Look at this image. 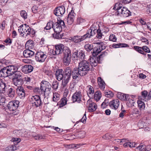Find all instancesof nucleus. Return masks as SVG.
<instances>
[{
    "mask_svg": "<svg viewBox=\"0 0 151 151\" xmlns=\"http://www.w3.org/2000/svg\"><path fill=\"white\" fill-rule=\"evenodd\" d=\"M6 81L4 82L3 79H1V93L4 95H8L10 97H14L15 92L14 90L10 87L9 86L6 85Z\"/></svg>",
    "mask_w": 151,
    "mask_h": 151,
    "instance_id": "obj_1",
    "label": "nucleus"
},
{
    "mask_svg": "<svg viewBox=\"0 0 151 151\" xmlns=\"http://www.w3.org/2000/svg\"><path fill=\"white\" fill-rule=\"evenodd\" d=\"M115 6L113 9H115V12L114 14L116 15H119L121 17H127L131 16V12L127 8L122 6L119 4V7L116 8Z\"/></svg>",
    "mask_w": 151,
    "mask_h": 151,
    "instance_id": "obj_2",
    "label": "nucleus"
},
{
    "mask_svg": "<svg viewBox=\"0 0 151 151\" xmlns=\"http://www.w3.org/2000/svg\"><path fill=\"white\" fill-rule=\"evenodd\" d=\"M78 68L84 76L86 75L89 71L94 70L93 67H90L89 62L84 60H81L78 63Z\"/></svg>",
    "mask_w": 151,
    "mask_h": 151,
    "instance_id": "obj_3",
    "label": "nucleus"
},
{
    "mask_svg": "<svg viewBox=\"0 0 151 151\" xmlns=\"http://www.w3.org/2000/svg\"><path fill=\"white\" fill-rule=\"evenodd\" d=\"M93 43L98 45L93 48V51L91 52L92 55L93 56H97L98 54L100 53L102 50L106 48V43L101 42L100 40L94 41Z\"/></svg>",
    "mask_w": 151,
    "mask_h": 151,
    "instance_id": "obj_4",
    "label": "nucleus"
},
{
    "mask_svg": "<svg viewBox=\"0 0 151 151\" xmlns=\"http://www.w3.org/2000/svg\"><path fill=\"white\" fill-rule=\"evenodd\" d=\"M19 102L18 100H14L9 101L8 104H3L2 107V110L6 111V112L8 110L11 111L16 110L19 106Z\"/></svg>",
    "mask_w": 151,
    "mask_h": 151,
    "instance_id": "obj_5",
    "label": "nucleus"
},
{
    "mask_svg": "<svg viewBox=\"0 0 151 151\" xmlns=\"http://www.w3.org/2000/svg\"><path fill=\"white\" fill-rule=\"evenodd\" d=\"M93 30V29H89L88 30L86 34H85L83 36H79L76 35L74 36V37L76 38V37H81V38H82V37H83L84 38H90V37L93 36V35L96 34V32L97 33L96 37L97 38H98V37H101L103 35V33L102 32V30L100 29V27H99L97 30H96V29H94L93 30L92 32V30Z\"/></svg>",
    "mask_w": 151,
    "mask_h": 151,
    "instance_id": "obj_6",
    "label": "nucleus"
},
{
    "mask_svg": "<svg viewBox=\"0 0 151 151\" xmlns=\"http://www.w3.org/2000/svg\"><path fill=\"white\" fill-rule=\"evenodd\" d=\"M13 76L12 82L16 86H22L23 84L22 73L19 71L16 72Z\"/></svg>",
    "mask_w": 151,
    "mask_h": 151,
    "instance_id": "obj_7",
    "label": "nucleus"
},
{
    "mask_svg": "<svg viewBox=\"0 0 151 151\" xmlns=\"http://www.w3.org/2000/svg\"><path fill=\"white\" fill-rule=\"evenodd\" d=\"M71 57L70 50L69 48L65 47L63 58V63L65 65H68L70 64L71 61Z\"/></svg>",
    "mask_w": 151,
    "mask_h": 151,
    "instance_id": "obj_8",
    "label": "nucleus"
},
{
    "mask_svg": "<svg viewBox=\"0 0 151 151\" xmlns=\"http://www.w3.org/2000/svg\"><path fill=\"white\" fill-rule=\"evenodd\" d=\"M30 101L32 106L36 108L41 106L42 104L40 96L37 95L32 96Z\"/></svg>",
    "mask_w": 151,
    "mask_h": 151,
    "instance_id": "obj_9",
    "label": "nucleus"
},
{
    "mask_svg": "<svg viewBox=\"0 0 151 151\" xmlns=\"http://www.w3.org/2000/svg\"><path fill=\"white\" fill-rule=\"evenodd\" d=\"M82 72L79 69H78V68H74L72 70L71 76L74 82L76 83L78 82L79 79V76H84Z\"/></svg>",
    "mask_w": 151,
    "mask_h": 151,
    "instance_id": "obj_10",
    "label": "nucleus"
},
{
    "mask_svg": "<svg viewBox=\"0 0 151 151\" xmlns=\"http://www.w3.org/2000/svg\"><path fill=\"white\" fill-rule=\"evenodd\" d=\"M6 61L3 60H1V77H6L8 76V68L6 66Z\"/></svg>",
    "mask_w": 151,
    "mask_h": 151,
    "instance_id": "obj_11",
    "label": "nucleus"
},
{
    "mask_svg": "<svg viewBox=\"0 0 151 151\" xmlns=\"http://www.w3.org/2000/svg\"><path fill=\"white\" fill-rule=\"evenodd\" d=\"M47 57L45 53L41 51L37 52L35 54V59L37 61L40 62H44Z\"/></svg>",
    "mask_w": 151,
    "mask_h": 151,
    "instance_id": "obj_12",
    "label": "nucleus"
},
{
    "mask_svg": "<svg viewBox=\"0 0 151 151\" xmlns=\"http://www.w3.org/2000/svg\"><path fill=\"white\" fill-rule=\"evenodd\" d=\"M52 28L54 32L58 34V38H62L63 34H60V32L62 30V27L58 22L53 23Z\"/></svg>",
    "mask_w": 151,
    "mask_h": 151,
    "instance_id": "obj_13",
    "label": "nucleus"
},
{
    "mask_svg": "<svg viewBox=\"0 0 151 151\" xmlns=\"http://www.w3.org/2000/svg\"><path fill=\"white\" fill-rule=\"evenodd\" d=\"M54 72L55 73V75L56 78L58 81H60L64 78V71L62 69L57 68L55 70Z\"/></svg>",
    "mask_w": 151,
    "mask_h": 151,
    "instance_id": "obj_14",
    "label": "nucleus"
},
{
    "mask_svg": "<svg viewBox=\"0 0 151 151\" xmlns=\"http://www.w3.org/2000/svg\"><path fill=\"white\" fill-rule=\"evenodd\" d=\"M82 97L81 92L80 91H76L72 97V101L73 103L77 102L78 103H80L81 101Z\"/></svg>",
    "mask_w": 151,
    "mask_h": 151,
    "instance_id": "obj_15",
    "label": "nucleus"
},
{
    "mask_svg": "<svg viewBox=\"0 0 151 151\" xmlns=\"http://www.w3.org/2000/svg\"><path fill=\"white\" fill-rule=\"evenodd\" d=\"M65 12V7L62 5L56 8L54 11V13L57 16H62L64 14Z\"/></svg>",
    "mask_w": 151,
    "mask_h": 151,
    "instance_id": "obj_16",
    "label": "nucleus"
},
{
    "mask_svg": "<svg viewBox=\"0 0 151 151\" xmlns=\"http://www.w3.org/2000/svg\"><path fill=\"white\" fill-rule=\"evenodd\" d=\"M16 89V92L18 96L20 99H23L25 96V92L23 87L22 86H17Z\"/></svg>",
    "mask_w": 151,
    "mask_h": 151,
    "instance_id": "obj_17",
    "label": "nucleus"
},
{
    "mask_svg": "<svg viewBox=\"0 0 151 151\" xmlns=\"http://www.w3.org/2000/svg\"><path fill=\"white\" fill-rule=\"evenodd\" d=\"M76 14L74 13V11L72 10L69 13L67 17V21L68 24H71L74 22Z\"/></svg>",
    "mask_w": 151,
    "mask_h": 151,
    "instance_id": "obj_18",
    "label": "nucleus"
},
{
    "mask_svg": "<svg viewBox=\"0 0 151 151\" xmlns=\"http://www.w3.org/2000/svg\"><path fill=\"white\" fill-rule=\"evenodd\" d=\"M8 68V76H10L14 75L15 73L17 72L18 70L17 67L15 65H11L7 66Z\"/></svg>",
    "mask_w": 151,
    "mask_h": 151,
    "instance_id": "obj_19",
    "label": "nucleus"
},
{
    "mask_svg": "<svg viewBox=\"0 0 151 151\" xmlns=\"http://www.w3.org/2000/svg\"><path fill=\"white\" fill-rule=\"evenodd\" d=\"M90 60V66L91 67H95L97 66L98 63H101V61H99L97 57L96 56L90 57L89 59Z\"/></svg>",
    "mask_w": 151,
    "mask_h": 151,
    "instance_id": "obj_20",
    "label": "nucleus"
},
{
    "mask_svg": "<svg viewBox=\"0 0 151 151\" xmlns=\"http://www.w3.org/2000/svg\"><path fill=\"white\" fill-rule=\"evenodd\" d=\"M90 60V66L91 67H95L97 66L98 63H101V61H99L97 57L96 56L90 57L89 59Z\"/></svg>",
    "mask_w": 151,
    "mask_h": 151,
    "instance_id": "obj_21",
    "label": "nucleus"
},
{
    "mask_svg": "<svg viewBox=\"0 0 151 151\" xmlns=\"http://www.w3.org/2000/svg\"><path fill=\"white\" fill-rule=\"evenodd\" d=\"M109 106L114 110L117 109L119 104V100L118 99L113 100L109 103Z\"/></svg>",
    "mask_w": 151,
    "mask_h": 151,
    "instance_id": "obj_22",
    "label": "nucleus"
},
{
    "mask_svg": "<svg viewBox=\"0 0 151 151\" xmlns=\"http://www.w3.org/2000/svg\"><path fill=\"white\" fill-rule=\"evenodd\" d=\"M64 78L70 80L72 74L71 68L69 67L66 68L64 71Z\"/></svg>",
    "mask_w": 151,
    "mask_h": 151,
    "instance_id": "obj_23",
    "label": "nucleus"
},
{
    "mask_svg": "<svg viewBox=\"0 0 151 151\" xmlns=\"http://www.w3.org/2000/svg\"><path fill=\"white\" fill-rule=\"evenodd\" d=\"M22 72L25 73H29L32 72L33 69V67L29 65H26L22 67Z\"/></svg>",
    "mask_w": 151,
    "mask_h": 151,
    "instance_id": "obj_24",
    "label": "nucleus"
},
{
    "mask_svg": "<svg viewBox=\"0 0 151 151\" xmlns=\"http://www.w3.org/2000/svg\"><path fill=\"white\" fill-rule=\"evenodd\" d=\"M117 98L122 101H126L129 98V95L118 92L116 94Z\"/></svg>",
    "mask_w": 151,
    "mask_h": 151,
    "instance_id": "obj_25",
    "label": "nucleus"
},
{
    "mask_svg": "<svg viewBox=\"0 0 151 151\" xmlns=\"http://www.w3.org/2000/svg\"><path fill=\"white\" fill-rule=\"evenodd\" d=\"M55 48L56 50V52L57 53V55H58L62 53L63 52L64 53L65 47H64V45L63 44H60L55 45Z\"/></svg>",
    "mask_w": 151,
    "mask_h": 151,
    "instance_id": "obj_26",
    "label": "nucleus"
},
{
    "mask_svg": "<svg viewBox=\"0 0 151 151\" xmlns=\"http://www.w3.org/2000/svg\"><path fill=\"white\" fill-rule=\"evenodd\" d=\"M35 52L29 49L25 50L23 52V55L24 57L26 58L32 57L34 55Z\"/></svg>",
    "mask_w": 151,
    "mask_h": 151,
    "instance_id": "obj_27",
    "label": "nucleus"
},
{
    "mask_svg": "<svg viewBox=\"0 0 151 151\" xmlns=\"http://www.w3.org/2000/svg\"><path fill=\"white\" fill-rule=\"evenodd\" d=\"M51 87L50 84L47 81H42L40 84V90L41 91H44V88H50Z\"/></svg>",
    "mask_w": 151,
    "mask_h": 151,
    "instance_id": "obj_28",
    "label": "nucleus"
},
{
    "mask_svg": "<svg viewBox=\"0 0 151 151\" xmlns=\"http://www.w3.org/2000/svg\"><path fill=\"white\" fill-rule=\"evenodd\" d=\"M98 84L99 85V87L103 91L104 90L105 87V83L104 81L100 77H99L98 78Z\"/></svg>",
    "mask_w": 151,
    "mask_h": 151,
    "instance_id": "obj_29",
    "label": "nucleus"
},
{
    "mask_svg": "<svg viewBox=\"0 0 151 151\" xmlns=\"http://www.w3.org/2000/svg\"><path fill=\"white\" fill-rule=\"evenodd\" d=\"M30 28L28 27H23L22 28H20L18 29L19 32L21 33L20 35L24 37V34H26V32L27 33L29 30Z\"/></svg>",
    "mask_w": 151,
    "mask_h": 151,
    "instance_id": "obj_30",
    "label": "nucleus"
},
{
    "mask_svg": "<svg viewBox=\"0 0 151 151\" xmlns=\"http://www.w3.org/2000/svg\"><path fill=\"white\" fill-rule=\"evenodd\" d=\"M96 104L94 102H92L89 104L88 109L89 111L93 112L95 111L97 108Z\"/></svg>",
    "mask_w": 151,
    "mask_h": 151,
    "instance_id": "obj_31",
    "label": "nucleus"
},
{
    "mask_svg": "<svg viewBox=\"0 0 151 151\" xmlns=\"http://www.w3.org/2000/svg\"><path fill=\"white\" fill-rule=\"evenodd\" d=\"M112 47L114 48L119 47H129V45L125 43H119L116 44H114L112 45Z\"/></svg>",
    "mask_w": 151,
    "mask_h": 151,
    "instance_id": "obj_32",
    "label": "nucleus"
},
{
    "mask_svg": "<svg viewBox=\"0 0 151 151\" xmlns=\"http://www.w3.org/2000/svg\"><path fill=\"white\" fill-rule=\"evenodd\" d=\"M86 132L83 131L77 132L74 135L76 138H83L85 136Z\"/></svg>",
    "mask_w": 151,
    "mask_h": 151,
    "instance_id": "obj_33",
    "label": "nucleus"
},
{
    "mask_svg": "<svg viewBox=\"0 0 151 151\" xmlns=\"http://www.w3.org/2000/svg\"><path fill=\"white\" fill-rule=\"evenodd\" d=\"M109 51L108 50H106L105 51L103 52L101 54L98 56H96L99 61H101L103 59V58L105 56L107 55Z\"/></svg>",
    "mask_w": 151,
    "mask_h": 151,
    "instance_id": "obj_34",
    "label": "nucleus"
},
{
    "mask_svg": "<svg viewBox=\"0 0 151 151\" xmlns=\"http://www.w3.org/2000/svg\"><path fill=\"white\" fill-rule=\"evenodd\" d=\"M138 106L139 108L141 110H143L145 107L144 103L140 100L137 101Z\"/></svg>",
    "mask_w": 151,
    "mask_h": 151,
    "instance_id": "obj_35",
    "label": "nucleus"
},
{
    "mask_svg": "<svg viewBox=\"0 0 151 151\" xmlns=\"http://www.w3.org/2000/svg\"><path fill=\"white\" fill-rule=\"evenodd\" d=\"M51 87L45 88H44V91H42L44 92V97L45 98L47 97V96H48L49 94H50L51 92Z\"/></svg>",
    "mask_w": 151,
    "mask_h": 151,
    "instance_id": "obj_36",
    "label": "nucleus"
},
{
    "mask_svg": "<svg viewBox=\"0 0 151 151\" xmlns=\"http://www.w3.org/2000/svg\"><path fill=\"white\" fill-rule=\"evenodd\" d=\"M27 35H29L30 37H34L35 36V32L32 29L30 28L29 30L28 31V32L26 34V36H27Z\"/></svg>",
    "mask_w": 151,
    "mask_h": 151,
    "instance_id": "obj_37",
    "label": "nucleus"
},
{
    "mask_svg": "<svg viewBox=\"0 0 151 151\" xmlns=\"http://www.w3.org/2000/svg\"><path fill=\"white\" fill-rule=\"evenodd\" d=\"M59 83L58 81L55 80L52 82L51 87L54 90H56L58 88Z\"/></svg>",
    "mask_w": 151,
    "mask_h": 151,
    "instance_id": "obj_38",
    "label": "nucleus"
},
{
    "mask_svg": "<svg viewBox=\"0 0 151 151\" xmlns=\"http://www.w3.org/2000/svg\"><path fill=\"white\" fill-rule=\"evenodd\" d=\"M67 99L65 97L62 98L60 101L59 104L60 106L62 107L66 104L67 102Z\"/></svg>",
    "mask_w": 151,
    "mask_h": 151,
    "instance_id": "obj_39",
    "label": "nucleus"
},
{
    "mask_svg": "<svg viewBox=\"0 0 151 151\" xmlns=\"http://www.w3.org/2000/svg\"><path fill=\"white\" fill-rule=\"evenodd\" d=\"M84 47L85 50L88 52H89L93 49V46L92 44H86L85 45Z\"/></svg>",
    "mask_w": 151,
    "mask_h": 151,
    "instance_id": "obj_40",
    "label": "nucleus"
},
{
    "mask_svg": "<svg viewBox=\"0 0 151 151\" xmlns=\"http://www.w3.org/2000/svg\"><path fill=\"white\" fill-rule=\"evenodd\" d=\"M60 95L57 93H54L52 98L53 101L55 102H57L60 99Z\"/></svg>",
    "mask_w": 151,
    "mask_h": 151,
    "instance_id": "obj_41",
    "label": "nucleus"
},
{
    "mask_svg": "<svg viewBox=\"0 0 151 151\" xmlns=\"http://www.w3.org/2000/svg\"><path fill=\"white\" fill-rule=\"evenodd\" d=\"M53 22L52 21H50L47 24L46 26L45 27V29L46 30L50 29L52 27L53 24Z\"/></svg>",
    "mask_w": 151,
    "mask_h": 151,
    "instance_id": "obj_42",
    "label": "nucleus"
},
{
    "mask_svg": "<svg viewBox=\"0 0 151 151\" xmlns=\"http://www.w3.org/2000/svg\"><path fill=\"white\" fill-rule=\"evenodd\" d=\"M78 58H79V60H83L84 59L85 56L84 52L82 50H80L79 52H78Z\"/></svg>",
    "mask_w": 151,
    "mask_h": 151,
    "instance_id": "obj_43",
    "label": "nucleus"
},
{
    "mask_svg": "<svg viewBox=\"0 0 151 151\" xmlns=\"http://www.w3.org/2000/svg\"><path fill=\"white\" fill-rule=\"evenodd\" d=\"M133 48L134 50L140 54H141L143 51L142 49V47L134 46L133 47Z\"/></svg>",
    "mask_w": 151,
    "mask_h": 151,
    "instance_id": "obj_44",
    "label": "nucleus"
},
{
    "mask_svg": "<svg viewBox=\"0 0 151 151\" xmlns=\"http://www.w3.org/2000/svg\"><path fill=\"white\" fill-rule=\"evenodd\" d=\"M33 41L31 40H29L26 42L25 44L26 47H28V48H29V47H33Z\"/></svg>",
    "mask_w": 151,
    "mask_h": 151,
    "instance_id": "obj_45",
    "label": "nucleus"
},
{
    "mask_svg": "<svg viewBox=\"0 0 151 151\" xmlns=\"http://www.w3.org/2000/svg\"><path fill=\"white\" fill-rule=\"evenodd\" d=\"M1 103H2V104H1V108L2 109L3 104H4V106H5L6 105L5 104L7 103V101L6 100L4 96H1Z\"/></svg>",
    "mask_w": 151,
    "mask_h": 151,
    "instance_id": "obj_46",
    "label": "nucleus"
},
{
    "mask_svg": "<svg viewBox=\"0 0 151 151\" xmlns=\"http://www.w3.org/2000/svg\"><path fill=\"white\" fill-rule=\"evenodd\" d=\"M148 93L147 91L145 90L141 93L142 97L144 99H146V98L147 99L148 98Z\"/></svg>",
    "mask_w": 151,
    "mask_h": 151,
    "instance_id": "obj_47",
    "label": "nucleus"
},
{
    "mask_svg": "<svg viewBox=\"0 0 151 151\" xmlns=\"http://www.w3.org/2000/svg\"><path fill=\"white\" fill-rule=\"evenodd\" d=\"M64 79L62 81L61 85L63 88H64L66 86L68 83L69 82V80L66 78H63Z\"/></svg>",
    "mask_w": 151,
    "mask_h": 151,
    "instance_id": "obj_48",
    "label": "nucleus"
},
{
    "mask_svg": "<svg viewBox=\"0 0 151 151\" xmlns=\"http://www.w3.org/2000/svg\"><path fill=\"white\" fill-rule=\"evenodd\" d=\"M113 137L111 134L109 133L106 134L103 137V138L105 139L109 140L111 139Z\"/></svg>",
    "mask_w": 151,
    "mask_h": 151,
    "instance_id": "obj_49",
    "label": "nucleus"
},
{
    "mask_svg": "<svg viewBox=\"0 0 151 151\" xmlns=\"http://www.w3.org/2000/svg\"><path fill=\"white\" fill-rule=\"evenodd\" d=\"M127 100H128V101L127 103V104L129 107H131L134 106V102L133 99H130L129 97Z\"/></svg>",
    "mask_w": 151,
    "mask_h": 151,
    "instance_id": "obj_50",
    "label": "nucleus"
},
{
    "mask_svg": "<svg viewBox=\"0 0 151 151\" xmlns=\"http://www.w3.org/2000/svg\"><path fill=\"white\" fill-rule=\"evenodd\" d=\"M78 51L76 50L75 52H74L72 54V56L73 57V59L74 60H79L78 57Z\"/></svg>",
    "mask_w": 151,
    "mask_h": 151,
    "instance_id": "obj_51",
    "label": "nucleus"
},
{
    "mask_svg": "<svg viewBox=\"0 0 151 151\" xmlns=\"http://www.w3.org/2000/svg\"><path fill=\"white\" fill-rule=\"evenodd\" d=\"M20 14L21 16L24 19L27 18V13L24 10H22L20 11Z\"/></svg>",
    "mask_w": 151,
    "mask_h": 151,
    "instance_id": "obj_52",
    "label": "nucleus"
},
{
    "mask_svg": "<svg viewBox=\"0 0 151 151\" xmlns=\"http://www.w3.org/2000/svg\"><path fill=\"white\" fill-rule=\"evenodd\" d=\"M145 145H141L139 146H137L136 148L137 151H144L145 149Z\"/></svg>",
    "mask_w": 151,
    "mask_h": 151,
    "instance_id": "obj_53",
    "label": "nucleus"
},
{
    "mask_svg": "<svg viewBox=\"0 0 151 151\" xmlns=\"http://www.w3.org/2000/svg\"><path fill=\"white\" fill-rule=\"evenodd\" d=\"M45 75H47L50 78L52 77L53 76L52 71L51 70H46L45 72Z\"/></svg>",
    "mask_w": 151,
    "mask_h": 151,
    "instance_id": "obj_54",
    "label": "nucleus"
},
{
    "mask_svg": "<svg viewBox=\"0 0 151 151\" xmlns=\"http://www.w3.org/2000/svg\"><path fill=\"white\" fill-rule=\"evenodd\" d=\"M138 126L139 129L144 128L145 126V123L142 121H139L138 123Z\"/></svg>",
    "mask_w": 151,
    "mask_h": 151,
    "instance_id": "obj_55",
    "label": "nucleus"
},
{
    "mask_svg": "<svg viewBox=\"0 0 151 151\" xmlns=\"http://www.w3.org/2000/svg\"><path fill=\"white\" fill-rule=\"evenodd\" d=\"M17 149V147L13 145H11L8 147H7L6 150L8 151H14Z\"/></svg>",
    "mask_w": 151,
    "mask_h": 151,
    "instance_id": "obj_56",
    "label": "nucleus"
},
{
    "mask_svg": "<svg viewBox=\"0 0 151 151\" xmlns=\"http://www.w3.org/2000/svg\"><path fill=\"white\" fill-rule=\"evenodd\" d=\"M104 96L107 97H112L114 96V93L111 91H109L104 93Z\"/></svg>",
    "mask_w": 151,
    "mask_h": 151,
    "instance_id": "obj_57",
    "label": "nucleus"
},
{
    "mask_svg": "<svg viewBox=\"0 0 151 151\" xmlns=\"http://www.w3.org/2000/svg\"><path fill=\"white\" fill-rule=\"evenodd\" d=\"M20 139L17 138H13L11 140V141L14 142V144H17L20 141Z\"/></svg>",
    "mask_w": 151,
    "mask_h": 151,
    "instance_id": "obj_58",
    "label": "nucleus"
},
{
    "mask_svg": "<svg viewBox=\"0 0 151 151\" xmlns=\"http://www.w3.org/2000/svg\"><path fill=\"white\" fill-rule=\"evenodd\" d=\"M85 39V38H78V39H76V38H71V39L70 40L73 41L74 42L76 43L84 40Z\"/></svg>",
    "mask_w": 151,
    "mask_h": 151,
    "instance_id": "obj_59",
    "label": "nucleus"
},
{
    "mask_svg": "<svg viewBox=\"0 0 151 151\" xmlns=\"http://www.w3.org/2000/svg\"><path fill=\"white\" fill-rule=\"evenodd\" d=\"M142 49L143 52H147V53H150V49L147 46H144L142 47Z\"/></svg>",
    "mask_w": 151,
    "mask_h": 151,
    "instance_id": "obj_60",
    "label": "nucleus"
},
{
    "mask_svg": "<svg viewBox=\"0 0 151 151\" xmlns=\"http://www.w3.org/2000/svg\"><path fill=\"white\" fill-rule=\"evenodd\" d=\"M87 119V118L86 116V113L84 114V116L81 119L80 121L83 122L84 124H85L86 122V120Z\"/></svg>",
    "mask_w": 151,
    "mask_h": 151,
    "instance_id": "obj_61",
    "label": "nucleus"
},
{
    "mask_svg": "<svg viewBox=\"0 0 151 151\" xmlns=\"http://www.w3.org/2000/svg\"><path fill=\"white\" fill-rule=\"evenodd\" d=\"M49 55L52 54L53 55H57V53L56 52V50L55 49V50H54L53 49H51L50 50V52H49Z\"/></svg>",
    "mask_w": 151,
    "mask_h": 151,
    "instance_id": "obj_62",
    "label": "nucleus"
},
{
    "mask_svg": "<svg viewBox=\"0 0 151 151\" xmlns=\"http://www.w3.org/2000/svg\"><path fill=\"white\" fill-rule=\"evenodd\" d=\"M4 42L6 43V45H7L12 43V40H11L10 38H6L4 41Z\"/></svg>",
    "mask_w": 151,
    "mask_h": 151,
    "instance_id": "obj_63",
    "label": "nucleus"
},
{
    "mask_svg": "<svg viewBox=\"0 0 151 151\" xmlns=\"http://www.w3.org/2000/svg\"><path fill=\"white\" fill-rule=\"evenodd\" d=\"M103 33H106L109 32V29L108 28L105 27H104L101 29Z\"/></svg>",
    "mask_w": 151,
    "mask_h": 151,
    "instance_id": "obj_64",
    "label": "nucleus"
}]
</instances>
